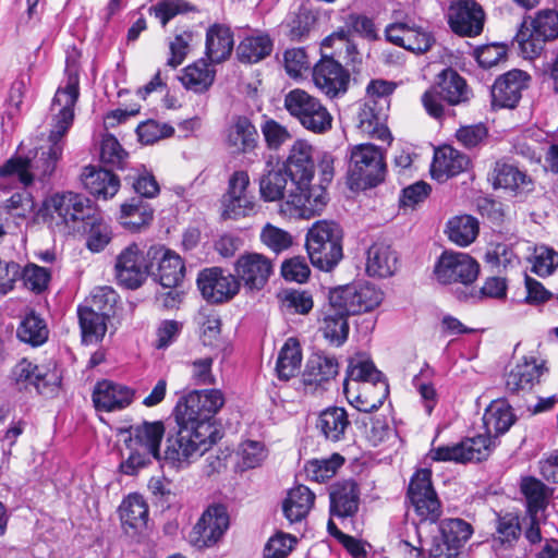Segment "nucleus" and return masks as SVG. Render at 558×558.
<instances>
[{"mask_svg":"<svg viewBox=\"0 0 558 558\" xmlns=\"http://www.w3.org/2000/svg\"><path fill=\"white\" fill-rule=\"evenodd\" d=\"M531 76L519 69H513L495 80L490 88L493 109H514L522 93L529 87Z\"/></svg>","mask_w":558,"mask_h":558,"instance_id":"19","label":"nucleus"},{"mask_svg":"<svg viewBox=\"0 0 558 558\" xmlns=\"http://www.w3.org/2000/svg\"><path fill=\"white\" fill-rule=\"evenodd\" d=\"M434 43L435 38L430 33L422 27H416L414 23H410L404 49L416 53H424L432 48Z\"/></svg>","mask_w":558,"mask_h":558,"instance_id":"64","label":"nucleus"},{"mask_svg":"<svg viewBox=\"0 0 558 558\" xmlns=\"http://www.w3.org/2000/svg\"><path fill=\"white\" fill-rule=\"evenodd\" d=\"M233 33L230 27L214 24L206 32V57L210 63L226 61L233 50Z\"/></svg>","mask_w":558,"mask_h":558,"instance_id":"39","label":"nucleus"},{"mask_svg":"<svg viewBox=\"0 0 558 558\" xmlns=\"http://www.w3.org/2000/svg\"><path fill=\"white\" fill-rule=\"evenodd\" d=\"M225 143L233 154H253L259 148V134L248 117L235 114L226 128Z\"/></svg>","mask_w":558,"mask_h":558,"instance_id":"24","label":"nucleus"},{"mask_svg":"<svg viewBox=\"0 0 558 558\" xmlns=\"http://www.w3.org/2000/svg\"><path fill=\"white\" fill-rule=\"evenodd\" d=\"M520 493L523 496L525 505V515H545V511L549 505L553 492L542 481L526 476L521 480Z\"/></svg>","mask_w":558,"mask_h":558,"instance_id":"34","label":"nucleus"},{"mask_svg":"<svg viewBox=\"0 0 558 558\" xmlns=\"http://www.w3.org/2000/svg\"><path fill=\"white\" fill-rule=\"evenodd\" d=\"M521 532L522 526L518 514L512 512L498 514L496 541H499L501 544L512 545V543L519 539Z\"/></svg>","mask_w":558,"mask_h":558,"instance_id":"55","label":"nucleus"},{"mask_svg":"<svg viewBox=\"0 0 558 558\" xmlns=\"http://www.w3.org/2000/svg\"><path fill=\"white\" fill-rule=\"evenodd\" d=\"M282 167L289 174V203L295 214L304 219L320 215L328 203V194L326 186L312 184L315 175L313 146L303 140L295 141Z\"/></svg>","mask_w":558,"mask_h":558,"instance_id":"3","label":"nucleus"},{"mask_svg":"<svg viewBox=\"0 0 558 558\" xmlns=\"http://www.w3.org/2000/svg\"><path fill=\"white\" fill-rule=\"evenodd\" d=\"M229 527V514L223 505L209 506L190 533V541L198 549L216 545Z\"/></svg>","mask_w":558,"mask_h":558,"instance_id":"16","label":"nucleus"},{"mask_svg":"<svg viewBox=\"0 0 558 558\" xmlns=\"http://www.w3.org/2000/svg\"><path fill=\"white\" fill-rule=\"evenodd\" d=\"M440 535L435 538L461 548L472 536L473 527L463 519H445L439 525Z\"/></svg>","mask_w":558,"mask_h":558,"instance_id":"51","label":"nucleus"},{"mask_svg":"<svg viewBox=\"0 0 558 558\" xmlns=\"http://www.w3.org/2000/svg\"><path fill=\"white\" fill-rule=\"evenodd\" d=\"M119 512L122 524L135 530L144 527L148 520V507L140 494H131L124 498Z\"/></svg>","mask_w":558,"mask_h":558,"instance_id":"49","label":"nucleus"},{"mask_svg":"<svg viewBox=\"0 0 558 558\" xmlns=\"http://www.w3.org/2000/svg\"><path fill=\"white\" fill-rule=\"evenodd\" d=\"M225 404L218 389L192 390L182 396L173 410L175 425L168 432L163 460L174 469L187 468L220 438L214 417Z\"/></svg>","mask_w":558,"mask_h":558,"instance_id":"1","label":"nucleus"},{"mask_svg":"<svg viewBox=\"0 0 558 558\" xmlns=\"http://www.w3.org/2000/svg\"><path fill=\"white\" fill-rule=\"evenodd\" d=\"M360 487L353 480L335 483L329 492L331 517L340 519L352 518L359 511Z\"/></svg>","mask_w":558,"mask_h":558,"instance_id":"29","label":"nucleus"},{"mask_svg":"<svg viewBox=\"0 0 558 558\" xmlns=\"http://www.w3.org/2000/svg\"><path fill=\"white\" fill-rule=\"evenodd\" d=\"M22 280L24 286L35 293L44 292L51 279V272L48 268L29 263L22 269Z\"/></svg>","mask_w":558,"mask_h":558,"instance_id":"56","label":"nucleus"},{"mask_svg":"<svg viewBox=\"0 0 558 558\" xmlns=\"http://www.w3.org/2000/svg\"><path fill=\"white\" fill-rule=\"evenodd\" d=\"M490 179L494 189H504L510 195L525 199L535 191V181L526 170L521 169L515 162L500 159L494 163Z\"/></svg>","mask_w":558,"mask_h":558,"instance_id":"17","label":"nucleus"},{"mask_svg":"<svg viewBox=\"0 0 558 558\" xmlns=\"http://www.w3.org/2000/svg\"><path fill=\"white\" fill-rule=\"evenodd\" d=\"M260 132L266 147L271 151L279 150L292 138V134L286 125L267 116H264L260 123Z\"/></svg>","mask_w":558,"mask_h":558,"instance_id":"54","label":"nucleus"},{"mask_svg":"<svg viewBox=\"0 0 558 558\" xmlns=\"http://www.w3.org/2000/svg\"><path fill=\"white\" fill-rule=\"evenodd\" d=\"M349 316L344 308L333 304L329 299L320 330L330 344L340 347L347 341L350 330Z\"/></svg>","mask_w":558,"mask_h":558,"instance_id":"38","label":"nucleus"},{"mask_svg":"<svg viewBox=\"0 0 558 558\" xmlns=\"http://www.w3.org/2000/svg\"><path fill=\"white\" fill-rule=\"evenodd\" d=\"M480 274L478 263L470 255L445 251L434 267L436 280L441 284L473 283Z\"/></svg>","mask_w":558,"mask_h":558,"instance_id":"13","label":"nucleus"},{"mask_svg":"<svg viewBox=\"0 0 558 558\" xmlns=\"http://www.w3.org/2000/svg\"><path fill=\"white\" fill-rule=\"evenodd\" d=\"M78 232L86 234V247L93 253L101 252L112 239L111 228L100 211L84 222Z\"/></svg>","mask_w":558,"mask_h":558,"instance_id":"47","label":"nucleus"},{"mask_svg":"<svg viewBox=\"0 0 558 558\" xmlns=\"http://www.w3.org/2000/svg\"><path fill=\"white\" fill-rule=\"evenodd\" d=\"M216 71L211 68L210 61L199 59L184 69L182 82L187 89L195 93H205L213 85Z\"/></svg>","mask_w":558,"mask_h":558,"instance_id":"46","label":"nucleus"},{"mask_svg":"<svg viewBox=\"0 0 558 558\" xmlns=\"http://www.w3.org/2000/svg\"><path fill=\"white\" fill-rule=\"evenodd\" d=\"M517 421L511 405L505 399H497L490 402L483 415V424L486 435L500 436L507 433Z\"/></svg>","mask_w":558,"mask_h":558,"instance_id":"36","label":"nucleus"},{"mask_svg":"<svg viewBox=\"0 0 558 558\" xmlns=\"http://www.w3.org/2000/svg\"><path fill=\"white\" fill-rule=\"evenodd\" d=\"M448 24L451 31L464 37H476L484 28L485 12L474 0H458L448 9Z\"/></svg>","mask_w":558,"mask_h":558,"instance_id":"21","label":"nucleus"},{"mask_svg":"<svg viewBox=\"0 0 558 558\" xmlns=\"http://www.w3.org/2000/svg\"><path fill=\"white\" fill-rule=\"evenodd\" d=\"M16 336L24 343L39 347L48 340L49 329L46 320L32 311L21 320Z\"/></svg>","mask_w":558,"mask_h":558,"instance_id":"48","label":"nucleus"},{"mask_svg":"<svg viewBox=\"0 0 558 558\" xmlns=\"http://www.w3.org/2000/svg\"><path fill=\"white\" fill-rule=\"evenodd\" d=\"M196 282L202 296L213 304L228 302L240 289V281L236 277L226 274L218 267L199 271Z\"/></svg>","mask_w":558,"mask_h":558,"instance_id":"18","label":"nucleus"},{"mask_svg":"<svg viewBox=\"0 0 558 558\" xmlns=\"http://www.w3.org/2000/svg\"><path fill=\"white\" fill-rule=\"evenodd\" d=\"M11 378L20 390L34 388L37 393L49 398L58 392L62 374L56 364L36 365L23 359L12 368Z\"/></svg>","mask_w":558,"mask_h":558,"instance_id":"10","label":"nucleus"},{"mask_svg":"<svg viewBox=\"0 0 558 558\" xmlns=\"http://www.w3.org/2000/svg\"><path fill=\"white\" fill-rule=\"evenodd\" d=\"M447 233L449 240L457 245L468 246L478 234V222L469 215L456 216L448 221Z\"/></svg>","mask_w":558,"mask_h":558,"instance_id":"50","label":"nucleus"},{"mask_svg":"<svg viewBox=\"0 0 558 558\" xmlns=\"http://www.w3.org/2000/svg\"><path fill=\"white\" fill-rule=\"evenodd\" d=\"M313 81L329 98H336L348 90L350 74L332 58H323L313 68Z\"/></svg>","mask_w":558,"mask_h":558,"instance_id":"23","label":"nucleus"},{"mask_svg":"<svg viewBox=\"0 0 558 558\" xmlns=\"http://www.w3.org/2000/svg\"><path fill=\"white\" fill-rule=\"evenodd\" d=\"M315 494L304 485H298L289 490L282 505L284 517L291 522L302 521L314 505Z\"/></svg>","mask_w":558,"mask_h":558,"instance_id":"42","label":"nucleus"},{"mask_svg":"<svg viewBox=\"0 0 558 558\" xmlns=\"http://www.w3.org/2000/svg\"><path fill=\"white\" fill-rule=\"evenodd\" d=\"M137 135L142 143L154 144L155 142L171 136L174 129L166 123L148 120L137 126Z\"/></svg>","mask_w":558,"mask_h":558,"instance_id":"63","label":"nucleus"},{"mask_svg":"<svg viewBox=\"0 0 558 558\" xmlns=\"http://www.w3.org/2000/svg\"><path fill=\"white\" fill-rule=\"evenodd\" d=\"M128 157L119 141L112 134H106L100 145V159L104 163L122 169Z\"/></svg>","mask_w":558,"mask_h":558,"instance_id":"59","label":"nucleus"},{"mask_svg":"<svg viewBox=\"0 0 558 558\" xmlns=\"http://www.w3.org/2000/svg\"><path fill=\"white\" fill-rule=\"evenodd\" d=\"M250 175L245 170L234 171L228 180L227 192L221 198V217L236 220L251 215L255 197L248 193Z\"/></svg>","mask_w":558,"mask_h":558,"instance_id":"15","label":"nucleus"},{"mask_svg":"<svg viewBox=\"0 0 558 558\" xmlns=\"http://www.w3.org/2000/svg\"><path fill=\"white\" fill-rule=\"evenodd\" d=\"M3 208L13 218L26 219L34 211L35 202L32 194L23 190L8 198Z\"/></svg>","mask_w":558,"mask_h":558,"instance_id":"60","label":"nucleus"},{"mask_svg":"<svg viewBox=\"0 0 558 558\" xmlns=\"http://www.w3.org/2000/svg\"><path fill=\"white\" fill-rule=\"evenodd\" d=\"M344 458L340 453H332L326 459H314L305 464L306 475L317 482L324 483L331 478L343 465Z\"/></svg>","mask_w":558,"mask_h":558,"instance_id":"53","label":"nucleus"},{"mask_svg":"<svg viewBox=\"0 0 558 558\" xmlns=\"http://www.w3.org/2000/svg\"><path fill=\"white\" fill-rule=\"evenodd\" d=\"M357 128L371 137L387 141L391 138L389 129L383 123L381 118L375 112L374 107L364 104L357 113Z\"/></svg>","mask_w":558,"mask_h":558,"instance_id":"52","label":"nucleus"},{"mask_svg":"<svg viewBox=\"0 0 558 558\" xmlns=\"http://www.w3.org/2000/svg\"><path fill=\"white\" fill-rule=\"evenodd\" d=\"M134 391L126 386L111 380L98 381L93 391V403L97 411L113 412L129 407Z\"/></svg>","mask_w":558,"mask_h":558,"instance_id":"28","label":"nucleus"},{"mask_svg":"<svg viewBox=\"0 0 558 558\" xmlns=\"http://www.w3.org/2000/svg\"><path fill=\"white\" fill-rule=\"evenodd\" d=\"M507 51L506 45L494 43L476 47L473 56L482 68L490 69L507 59Z\"/></svg>","mask_w":558,"mask_h":558,"instance_id":"62","label":"nucleus"},{"mask_svg":"<svg viewBox=\"0 0 558 558\" xmlns=\"http://www.w3.org/2000/svg\"><path fill=\"white\" fill-rule=\"evenodd\" d=\"M490 445L492 439L487 436H475L452 446L433 448L428 456L433 461L480 462L489 456Z\"/></svg>","mask_w":558,"mask_h":558,"instance_id":"20","label":"nucleus"},{"mask_svg":"<svg viewBox=\"0 0 558 558\" xmlns=\"http://www.w3.org/2000/svg\"><path fill=\"white\" fill-rule=\"evenodd\" d=\"M338 373L339 363L337 359L318 351L307 359L300 383L305 392H314L335 379Z\"/></svg>","mask_w":558,"mask_h":558,"instance_id":"25","label":"nucleus"},{"mask_svg":"<svg viewBox=\"0 0 558 558\" xmlns=\"http://www.w3.org/2000/svg\"><path fill=\"white\" fill-rule=\"evenodd\" d=\"M316 427L327 440L338 442L345 439L351 421L344 408L329 407L319 413Z\"/></svg>","mask_w":558,"mask_h":558,"instance_id":"35","label":"nucleus"},{"mask_svg":"<svg viewBox=\"0 0 558 558\" xmlns=\"http://www.w3.org/2000/svg\"><path fill=\"white\" fill-rule=\"evenodd\" d=\"M469 163L470 159L465 154L450 145H445L435 150L430 173L434 179L444 182L465 171Z\"/></svg>","mask_w":558,"mask_h":558,"instance_id":"30","label":"nucleus"},{"mask_svg":"<svg viewBox=\"0 0 558 558\" xmlns=\"http://www.w3.org/2000/svg\"><path fill=\"white\" fill-rule=\"evenodd\" d=\"M398 267L397 252L385 242L373 243L366 252V272L371 277L387 278Z\"/></svg>","mask_w":558,"mask_h":558,"instance_id":"33","label":"nucleus"},{"mask_svg":"<svg viewBox=\"0 0 558 558\" xmlns=\"http://www.w3.org/2000/svg\"><path fill=\"white\" fill-rule=\"evenodd\" d=\"M284 108L305 130L325 134L332 128L333 118L322 101L301 88L284 96Z\"/></svg>","mask_w":558,"mask_h":558,"instance_id":"8","label":"nucleus"},{"mask_svg":"<svg viewBox=\"0 0 558 558\" xmlns=\"http://www.w3.org/2000/svg\"><path fill=\"white\" fill-rule=\"evenodd\" d=\"M77 316L83 343H97L104 339L107 331V320L110 317L109 315L80 305L77 307Z\"/></svg>","mask_w":558,"mask_h":558,"instance_id":"41","label":"nucleus"},{"mask_svg":"<svg viewBox=\"0 0 558 558\" xmlns=\"http://www.w3.org/2000/svg\"><path fill=\"white\" fill-rule=\"evenodd\" d=\"M43 209L44 216L56 220L57 227L76 232L99 211L88 197L74 192L52 195L44 202Z\"/></svg>","mask_w":558,"mask_h":558,"instance_id":"5","label":"nucleus"},{"mask_svg":"<svg viewBox=\"0 0 558 558\" xmlns=\"http://www.w3.org/2000/svg\"><path fill=\"white\" fill-rule=\"evenodd\" d=\"M190 11H194V8L184 0H162L149 9L150 14H154L162 26L175 15Z\"/></svg>","mask_w":558,"mask_h":558,"instance_id":"61","label":"nucleus"},{"mask_svg":"<svg viewBox=\"0 0 558 558\" xmlns=\"http://www.w3.org/2000/svg\"><path fill=\"white\" fill-rule=\"evenodd\" d=\"M349 380L372 383L375 386L379 384L383 388L384 396L388 395V384L384 374L378 371L373 361L364 354H356L349 360L347 378L343 381L345 392L348 391Z\"/></svg>","mask_w":558,"mask_h":558,"instance_id":"37","label":"nucleus"},{"mask_svg":"<svg viewBox=\"0 0 558 558\" xmlns=\"http://www.w3.org/2000/svg\"><path fill=\"white\" fill-rule=\"evenodd\" d=\"M132 428L131 441L140 445L149 452L156 460H161L160 444L165 436V425L161 421L147 422L134 425Z\"/></svg>","mask_w":558,"mask_h":558,"instance_id":"40","label":"nucleus"},{"mask_svg":"<svg viewBox=\"0 0 558 558\" xmlns=\"http://www.w3.org/2000/svg\"><path fill=\"white\" fill-rule=\"evenodd\" d=\"M278 296L284 308L301 315L308 314L314 305L313 298L307 291L287 289Z\"/></svg>","mask_w":558,"mask_h":558,"instance_id":"58","label":"nucleus"},{"mask_svg":"<svg viewBox=\"0 0 558 558\" xmlns=\"http://www.w3.org/2000/svg\"><path fill=\"white\" fill-rule=\"evenodd\" d=\"M288 179L289 174L283 170L282 166L275 168L272 157L270 156L265 163V169L258 182L262 199L265 202H278L286 198L287 204L292 206L289 203L290 187H288Z\"/></svg>","mask_w":558,"mask_h":558,"instance_id":"31","label":"nucleus"},{"mask_svg":"<svg viewBox=\"0 0 558 558\" xmlns=\"http://www.w3.org/2000/svg\"><path fill=\"white\" fill-rule=\"evenodd\" d=\"M472 96L465 78L452 68H446L438 74L436 85L423 94L422 104L430 117L440 119L445 113L441 101L459 106L469 102Z\"/></svg>","mask_w":558,"mask_h":558,"instance_id":"6","label":"nucleus"},{"mask_svg":"<svg viewBox=\"0 0 558 558\" xmlns=\"http://www.w3.org/2000/svg\"><path fill=\"white\" fill-rule=\"evenodd\" d=\"M148 274L162 288H178L185 276L183 259L163 245H153L146 252Z\"/></svg>","mask_w":558,"mask_h":558,"instance_id":"11","label":"nucleus"},{"mask_svg":"<svg viewBox=\"0 0 558 558\" xmlns=\"http://www.w3.org/2000/svg\"><path fill=\"white\" fill-rule=\"evenodd\" d=\"M114 270L121 286L132 290L140 288L149 276L146 253L143 254L137 244H130L117 256Z\"/></svg>","mask_w":558,"mask_h":558,"instance_id":"22","label":"nucleus"},{"mask_svg":"<svg viewBox=\"0 0 558 558\" xmlns=\"http://www.w3.org/2000/svg\"><path fill=\"white\" fill-rule=\"evenodd\" d=\"M387 168L380 148L373 144L353 146L350 153L348 180L351 189H372L384 182Z\"/></svg>","mask_w":558,"mask_h":558,"instance_id":"7","label":"nucleus"},{"mask_svg":"<svg viewBox=\"0 0 558 558\" xmlns=\"http://www.w3.org/2000/svg\"><path fill=\"white\" fill-rule=\"evenodd\" d=\"M343 232L335 221H316L306 233V251L312 265L320 270H332L343 257Z\"/></svg>","mask_w":558,"mask_h":558,"instance_id":"4","label":"nucleus"},{"mask_svg":"<svg viewBox=\"0 0 558 558\" xmlns=\"http://www.w3.org/2000/svg\"><path fill=\"white\" fill-rule=\"evenodd\" d=\"M81 182L92 195L102 199L113 197L120 187V180L113 172L95 166L83 169Z\"/></svg>","mask_w":558,"mask_h":558,"instance_id":"32","label":"nucleus"},{"mask_svg":"<svg viewBox=\"0 0 558 558\" xmlns=\"http://www.w3.org/2000/svg\"><path fill=\"white\" fill-rule=\"evenodd\" d=\"M236 279L242 280L250 290H260L268 281L271 262L257 253L242 255L235 263Z\"/></svg>","mask_w":558,"mask_h":558,"instance_id":"27","label":"nucleus"},{"mask_svg":"<svg viewBox=\"0 0 558 558\" xmlns=\"http://www.w3.org/2000/svg\"><path fill=\"white\" fill-rule=\"evenodd\" d=\"M330 300L350 315H356L378 306L383 292L369 282L357 281L331 290Z\"/></svg>","mask_w":558,"mask_h":558,"instance_id":"12","label":"nucleus"},{"mask_svg":"<svg viewBox=\"0 0 558 558\" xmlns=\"http://www.w3.org/2000/svg\"><path fill=\"white\" fill-rule=\"evenodd\" d=\"M547 371L544 361L537 363L535 357L524 356L505 375V388L510 395L531 391Z\"/></svg>","mask_w":558,"mask_h":558,"instance_id":"26","label":"nucleus"},{"mask_svg":"<svg viewBox=\"0 0 558 558\" xmlns=\"http://www.w3.org/2000/svg\"><path fill=\"white\" fill-rule=\"evenodd\" d=\"M298 539L295 536L278 532L264 546L263 558H287L293 550Z\"/></svg>","mask_w":558,"mask_h":558,"instance_id":"57","label":"nucleus"},{"mask_svg":"<svg viewBox=\"0 0 558 558\" xmlns=\"http://www.w3.org/2000/svg\"><path fill=\"white\" fill-rule=\"evenodd\" d=\"M272 47L274 43L267 34L246 36L236 47V57L241 63H257L271 53Z\"/></svg>","mask_w":558,"mask_h":558,"instance_id":"43","label":"nucleus"},{"mask_svg":"<svg viewBox=\"0 0 558 558\" xmlns=\"http://www.w3.org/2000/svg\"><path fill=\"white\" fill-rule=\"evenodd\" d=\"M302 349L295 338H288L278 353L276 373L279 379L289 380L300 369Z\"/></svg>","mask_w":558,"mask_h":558,"instance_id":"45","label":"nucleus"},{"mask_svg":"<svg viewBox=\"0 0 558 558\" xmlns=\"http://www.w3.org/2000/svg\"><path fill=\"white\" fill-rule=\"evenodd\" d=\"M408 497L421 521L436 522L441 514V504L432 483V471L417 470L411 477Z\"/></svg>","mask_w":558,"mask_h":558,"instance_id":"14","label":"nucleus"},{"mask_svg":"<svg viewBox=\"0 0 558 558\" xmlns=\"http://www.w3.org/2000/svg\"><path fill=\"white\" fill-rule=\"evenodd\" d=\"M558 38V12L546 9L536 13L535 17L525 19L517 33L515 40L524 58L538 57L547 41Z\"/></svg>","mask_w":558,"mask_h":558,"instance_id":"9","label":"nucleus"},{"mask_svg":"<svg viewBox=\"0 0 558 558\" xmlns=\"http://www.w3.org/2000/svg\"><path fill=\"white\" fill-rule=\"evenodd\" d=\"M154 216L153 208L141 197H132L121 205V225L130 231H138L147 226Z\"/></svg>","mask_w":558,"mask_h":558,"instance_id":"44","label":"nucleus"},{"mask_svg":"<svg viewBox=\"0 0 558 558\" xmlns=\"http://www.w3.org/2000/svg\"><path fill=\"white\" fill-rule=\"evenodd\" d=\"M80 58L81 53L75 48L66 52L65 84L57 89L52 99L51 110L58 112L52 119L48 145L36 149L33 159H9L0 168L1 178L16 177L20 183L27 186L35 178L45 181L54 172L63 154V137L73 124L74 106L80 96Z\"/></svg>","mask_w":558,"mask_h":558,"instance_id":"2","label":"nucleus"}]
</instances>
